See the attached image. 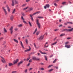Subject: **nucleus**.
Wrapping results in <instances>:
<instances>
[{"instance_id":"f257e3e1","label":"nucleus","mask_w":73,"mask_h":73,"mask_svg":"<svg viewBox=\"0 0 73 73\" xmlns=\"http://www.w3.org/2000/svg\"><path fill=\"white\" fill-rule=\"evenodd\" d=\"M73 28H72L71 29H64L63 30H62L63 31H68V32H72V31H73Z\"/></svg>"},{"instance_id":"f03ea898","label":"nucleus","mask_w":73,"mask_h":73,"mask_svg":"<svg viewBox=\"0 0 73 73\" xmlns=\"http://www.w3.org/2000/svg\"><path fill=\"white\" fill-rule=\"evenodd\" d=\"M36 22L38 28H39V29H40L41 27V26H40V24L39 23H38V19H36Z\"/></svg>"},{"instance_id":"7ed1b4c3","label":"nucleus","mask_w":73,"mask_h":73,"mask_svg":"<svg viewBox=\"0 0 73 73\" xmlns=\"http://www.w3.org/2000/svg\"><path fill=\"white\" fill-rule=\"evenodd\" d=\"M43 38H44V35H41L38 39V40H42Z\"/></svg>"},{"instance_id":"20e7f679","label":"nucleus","mask_w":73,"mask_h":73,"mask_svg":"<svg viewBox=\"0 0 73 73\" xmlns=\"http://www.w3.org/2000/svg\"><path fill=\"white\" fill-rule=\"evenodd\" d=\"M18 61H19V59H17V60H14L13 62V65H15V64H17Z\"/></svg>"},{"instance_id":"39448f33","label":"nucleus","mask_w":73,"mask_h":73,"mask_svg":"<svg viewBox=\"0 0 73 73\" xmlns=\"http://www.w3.org/2000/svg\"><path fill=\"white\" fill-rule=\"evenodd\" d=\"M29 49L25 50L24 52H29V51H30L31 50V48L29 46Z\"/></svg>"},{"instance_id":"423d86ee","label":"nucleus","mask_w":73,"mask_h":73,"mask_svg":"<svg viewBox=\"0 0 73 73\" xmlns=\"http://www.w3.org/2000/svg\"><path fill=\"white\" fill-rule=\"evenodd\" d=\"M1 58H2V59H1V61L3 63H5V59L4 58H3V57L1 56Z\"/></svg>"},{"instance_id":"0eeeda50","label":"nucleus","mask_w":73,"mask_h":73,"mask_svg":"<svg viewBox=\"0 0 73 73\" xmlns=\"http://www.w3.org/2000/svg\"><path fill=\"white\" fill-rule=\"evenodd\" d=\"M49 5H46L45 6H44V9H46V8H49Z\"/></svg>"},{"instance_id":"6e6552de","label":"nucleus","mask_w":73,"mask_h":73,"mask_svg":"<svg viewBox=\"0 0 73 73\" xmlns=\"http://www.w3.org/2000/svg\"><path fill=\"white\" fill-rule=\"evenodd\" d=\"M23 62V61L22 60L21 61L19 62L18 63V66H19V65H20V64H22Z\"/></svg>"},{"instance_id":"1a4fd4ad","label":"nucleus","mask_w":73,"mask_h":73,"mask_svg":"<svg viewBox=\"0 0 73 73\" xmlns=\"http://www.w3.org/2000/svg\"><path fill=\"white\" fill-rule=\"evenodd\" d=\"M2 8H3V11H4L5 12V14L7 15V11H6V10H5V9L4 7H3Z\"/></svg>"},{"instance_id":"9d476101","label":"nucleus","mask_w":73,"mask_h":73,"mask_svg":"<svg viewBox=\"0 0 73 73\" xmlns=\"http://www.w3.org/2000/svg\"><path fill=\"white\" fill-rule=\"evenodd\" d=\"M65 47H66L67 48H70V45H65Z\"/></svg>"},{"instance_id":"9b49d317","label":"nucleus","mask_w":73,"mask_h":73,"mask_svg":"<svg viewBox=\"0 0 73 73\" xmlns=\"http://www.w3.org/2000/svg\"><path fill=\"white\" fill-rule=\"evenodd\" d=\"M6 7L7 8V10L8 12H10V9H9V7H8V5H6Z\"/></svg>"},{"instance_id":"f8f14e48","label":"nucleus","mask_w":73,"mask_h":73,"mask_svg":"<svg viewBox=\"0 0 73 73\" xmlns=\"http://www.w3.org/2000/svg\"><path fill=\"white\" fill-rule=\"evenodd\" d=\"M40 11L36 12V13H34L32 15V16H33V15H36V14H37V13H40Z\"/></svg>"},{"instance_id":"ddd939ff","label":"nucleus","mask_w":73,"mask_h":73,"mask_svg":"<svg viewBox=\"0 0 73 73\" xmlns=\"http://www.w3.org/2000/svg\"><path fill=\"white\" fill-rule=\"evenodd\" d=\"M12 2L11 5L13 6L15 5V3H14V1H13V0H12Z\"/></svg>"},{"instance_id":"4468645a","label":"nucleus","mask_w":73,"mask_h":73,"mask_svg":"<svg viewBox=\"0 0 73 73\" xmlns=\"http://www.w3.org/2000/svg\"><path fill=\"white\" fill-rule=\"evenodd\" d=\"M20 42H21V46L24 49V46H23V43H22V42L21 41H20Z\"/></svg>"},{"instance_id":"2eb2a0df","label":"nucleus","mask_w":73,"mask_h":73,"mask_svg":"<svg viewBox=\"0 0 73 73\" xmlns=\"http://www.w3.org/2000/svg\"><path fill=\"white\" fill-rule=\"evenodd\" d=\"M13 15H11L10 17V20H11L12 21L13 20Z\"/></svg>"},{"instance_id":"dca6fc26","label":"nucleus","mask_w":73,"mask_h":73,"mask_svg":"<svg viewBox=\"0 0 73 73\" xmlns=\"http://www.w3.org/2000/svg\"><path fill=\"white\" fill-rule=\"evenodd\" d=\"M13 65V64L11 63H9V66H12Z\"/></svg>"},{"instance_id":"f3484780","label":"nucleus","mask_w":73,"mask_h":73,"mask_svg":"<svg viewBox=\"0 0 73 73\" xmlns=\"http://www.w3.org/2000/svg\"><path fill=\"white\" fill-rule=\"evenodd\" d=\"M39 51L40 52V53H41V54H46V53L42 52V51H41L40 50H39Z\"/></svg>"},{"instance_id":"a211bd4d","label":"nucleus","mask_w":73,"mask_h":73,"mask_svg":"<svg viewBox=\"0 0 73 73\" xmlns=\"http://www.w3.org/2000/svg\"><path fill=\"white\" fill-rule=\"evenodd\" d=\"M13 40L15 42H16V43H18L19 41H18V40L16 39H13Z\"/></svg>"},{"instance_id":"6ab92c4d","label":"nucleus","mask_w":73,"mask_h":73,"mask_svg":"<svg viewBox=\"0 0 73 73\" xmlns=\"http://www.w3.org/2000/svg\"><path fill=\"white\" fill-rule=\"evenodd\" d=\"M14 2H15L16 4H18V2L15 0H13Z\"/></svg>"},{"instance_id":"aec40b11","label":"nucleus","mask_w":73,"mask_h":73,"mask_svg":"<svg viewBox=\"0 0 73 73\" xmlns=\"http://www.w3.org/2000/svg\"><path fill=\"white\" fill-rule=\"evenodd\" d=\"M66 4V2H62V5H64V4Z\"/></svg>"},{"instance_id":"412c9836","label":"nucleus","mask_w":73,"mask_h":73,"mask_svg":"<svg viewBox=\"0 0 73 73\" xmlns=\"http://www.w3.org/2000/svg\"><path fill=\"white\" fill-rule=\"evenodd\" d=\"M32 58L33 60H36V58L35 56L32 57Z\"/></svg>"},{"instance_id":"4be33fe9","label":"nucleus","mask_w":73,"mask_h":73,"mask_svg":"<svg viewBox=\"0 0 73 73\" xmlns=\"http://www.w3.org/2000/svg\"><path fill=\"white\" fill-rule=\"evenodd\" d=\"M38 18H39V19H43L44 17H42L38 16L37 17V19H38Z\"/></svg>"},{"instance_id":"5701e85b","label":"nucleus","mask_w":73,"mask_h":73,"mask_svg":"<svg viewBox=\"0 0 73 73\" xmlns=\"http://www.w3.org/2000/svg\"><path fill=\"white\" fill-rule=\"evenodd\" d=\"M3 31L4 32H5L6 33L7 32V30H6V29H5V28H3Z\"/></svg>"},{"instance_id":"b1692460","label":"nucleus","mask_w":73,"mask_h":73,"mask_svg":"<svg viewBox=\"0 0 73 73\" xmlns=\"http://www.w3.org/2000/svg\"><path fill=\"white\" fill-rule=\"evenodd\" d=\"M13 26H11V28L9 30L10 31H13Z\"/></svg>"},{"instance_id":"393cba45","label":"nucleus","mask_w":73,"mask_h":73,"mask_svg":"<svg viewBox=\"0 0 73 73\" xmlns=\"http://www.w3.org/2000/svg\"><path fill=\"white\" fill-rule=\"evenodd\" d=\"M22 24H20L19 25H18V27H22Z\"/></svg>"},{"instance_id":"a878e982","label":"nucleus","mask_w":73,"mask_h":73,"mask_svg":"<svg viewBox=\"0 0 73 73\" xmlns=\"http://www.w3.org/2000/svg\"><path fill=\"white\" fill-rule=\"evenodd\" d=\"M57 42H56L54 43L51 44L52 45H55V44H57Z\"/></svg>"},{"instance_id":"bb28decb","label":"nucleus","mask_w":73,"mask_h":73,"mask_svg":"<svg viewBox=\"0 0 73 73\" xmlns=\"http://www.w3.org/2000/svg\"><path fill=\"white\" fill-rule=\"evenodd\" d=\"M37 31V29H36L35 30L33 34H35V33L36 32V31Z\"/></svg>"},{"instance_id":"cd10ccee","label":"nucleus","mask_w":73,"mask_h":73,"mask_svg":"<svg viewBox=\"0 0 73 73\" xmlns=\"http://www.w3.org/2000/svg\"><path fill=\"white\" fill-rule=\"evenodd\" d=\"M64 35H65V34H62L61 35H60V36L62 37V36H63Z\"/></svg>"},{"instance_id":"c85d7f7f","label":"nucleus","mask_w":73,"mask_h":73,"mask_svg":"<svg viewBox=\"0 0 73 73\" xmlns=\"http://www.w3.org/2000/svg\"><path fill=\"white\" fill-rule=\"evenodd\" d=\"M44 57L45 58V60H46V61H47L48 60L47 59V57H46V56H44Z\"/></svg>"},{"instance_id":"c756f323","label":"nucleus","mask_w":73,"mask_h":73,"mask_svg":"<svg viewBox=\"0 0 73 73\" xmlns=\"http://www.w3.org/2000/svg\"><path fill=\"white\" fill-rule=\"evenodd\" d=\"M28 8H29V7H26L24 8L23 9V10H25L26 9H28Z\"/></svg>"},{"instance_id":"7c9ffc66","label":"nucleus","mask_w":73,"mask_h":73,"mask_svg":"<svg viewBox=\"0 0 73 73\" xmlns=\"http://www.w3.org/2000/svg\"><path fill=\"white\" fill-rule=\"evenodd\" d=\"M28 71V69H26L25 70V73H27V72Z\"/></svg>"},{"instance_id":"2f4dec72","label":"nucleus","mask_w":73,"mask_h":73,"mask_svg":"<svg viewBox=\"0 0 73 73\" xmlns=\"http://www.w3.org/2000/svg\"><path fill=\"white\" fill-rule=\"evenodd\" d=\"M39 33H40V31H38L36 32V35H39Z\"/></svg>"},{"instance_id":"473e14b6","label":"nucleus","mask_w":73,"mask_h":73,"mask_svg":"<svg viewBox=\"0 0 73 73\" xmlns=\"http://www.w3.org/2000/svg\"><path fill=\"white\" fill-rule=\"evenodd\" d=\"M23 22L24 23H25V24H27V23L25 21V20H24V19L23 20Z\"/></svg>"},{"instance_id":"72a5a7b5","label":"nucleus","mask_w":73,"mask_h":73,"mask_svg":"<svg viewBox=\"0 0 73 73\" xmlns=\"http://www.w3.org/2000/svg\"><path fill=\"white\" fill-rule=\"evenodd\" d=\"M33 8L32 7H31L29 9V10H30V11H32V10H33Z\"/></svg>"},{"instance_id":"f704fd0d","label":"nucleus","mask_w":73,"mask_h":73,"mask_svg":"<svg viewBox=\"0 0 73 73\" xmlns=\"http://www.w3.org/2000/svg\"><path fill=\"white\" fill-rule=\"evenodd\" d=\"M25 41H26V44H28V40H27V39H26L25 40Z\"/></svg>"},{"instance_id":"c9c22d12","label":"nucleus","mask_w":73,"mask_h":73,"mask_svg":"<svg viewBox=\"0 0 73 73\" xmlns=\"http://www.w3.org/2000/svg\"><path fill=\"white\" fill-rule=\"evenodd\" d=\"M59 30V29H57L55 30H54V31H55V32L56 31H58Z\"/></svg>"},{"instance_id":"e433bc0d","label":"nucleus","mask_w":73,"mask_h":73,"mask_svg":"<svg viewBox=\"0 0 73 73\" xmlns=\"http://www.w3.org/2000/svg\"><path fill=\"white\" fill-rule=\"evenodd\" d=\"M26 5V4H24L22 5V6L23 7H25V5Z\"/></svg>"},{"instance_id":"4c0bfd02","label":"nucleus","mask_w":73,"mask_h":73,"mask_svg":"<svg viewBox=\"0 0 73 73\" xmlns=\"http://www.w3.org/2000/svg\"><path fill=\"white\" fill-rule=\"evenodd\" d=\"M15 11H16V9H14L13 11L12 12L13 13H15Z\"/></svg>"},{"instance_id":"58836bf2","label":"nucleus","mask_w":73,"mask_h":73,"mask_svg":"<svg viewBox=\"0 0 73 73\" xmlns=\"http://www.w3.org/2000/svg\"><path fill=\"white\" fill-rule=\"evenodd\" d=\"M2 40H3V37H2L0 38V41H1Z\"/></svg>"},{"instance_id":"ea45409f","label":"nucleus","mask_w":73,"mask_h":73,"mask_svg":"<svg viewBox=\"0 0 73 73\" xmlns=\"http://www.w3.org/2000/svg\"><path fill=\"white\" fill-rule=\"evenodd\" d=\"M29 25H30V27H32V25L31 24V22H29Z\"/></svg>"},{"instance_id":"a19ab883","label":"nucleus","mask_w":73,"mask_h":73,"mask_svg":"<svg viewBox=\"0 0 73 73\" xmlns=\"http://www.w3.org/2000/svg\"><path fill=\"white\" fill-rule=\"evenodd\" d=\"M30 58H30V57H29L27 59V61H28V60H29V59H30Z\"/></svg>"},{"instance_id":"79ce46f5","label":"nucleus","mask_w":73,"mask_h":73,"mask_svg":"<svg viewBox=\"0 0 73 73\" xmlns=\"http://www.w3.org/2000/svg\"><path fill=\"white\" fill-rule=\"evenodd\" d=\"M22 15L23 16H25V14H24V13L23 12L22 13Z\"/></svg>"},{"instance_id":"37998d69","label":"nucleus","mask_w":73,"mask_h":73,"mask_svg":"<svg viewBox=\"0 0 73 73\" xmlns=\"http://www.w3.org/2000/svg\"><path fill=\"white\" fill-rule=\"evenodd\" d=\"M36 60H37L38 61H40V59H39L38 58H36Z\"/></svg>"},{"instance_id":"c03bdc74","label":"nucleus","mask_w":73,"mask_h":73,"mask_svg":"<svg viewBox=\"0 0 73 73\" xmlns=\"http://www.w3.org/2000/svg\"><path fill=\"white\" fill-rule=\"evenodd\" d=\"M21 18L22 20H24V17H23V16H22L21 17Z\"/></svg>"},{"instance_id":"a18cd8bd","label":"nucleus","mask_w":73,"mask_h":73,"mask_svg":"<svg viewBox=\"0 0 73 73\" xmlns=\"http://www.w3.org/2000/svg\"><path fill=\"white\" fill-rule=\"evenodd\" d=\"M52 70H53V69H51L49 70H48V72H51V71H52Z\"/></svg>"},{"instance_id":"49530a36","label":"nucleus","mask_w":73,"mask_h":73,"mask_svg":"<svg viewBox=\"0 0 73 73\" xmlns=\"http://www.w3.org/2000/svg\"><path fill=\"white\" fill-rule=\"evenodd\" d=\"M57 60V59H56L53 61V63H54L56 62V61Z\"/></svg>"},{"instance_id":"de8ad7c7","label":"nucleus","mask_w":73,"mask_h":73,"mask_svg":"<svg viewBox=\"0 0 73 73\" xmlns=\"http://www.w3.org/2000/svg\"><path fill=\"white\" fill-rule=\"evenodd\" d=\"M53 66V65H50L48 66V68H50V67H51V66Z\"/></svg>"},{"instance_id":"09e8293b","label":"nucleus","mask_w":73,"mask_h":73,"mask_svg":"<svg viewBox=\"0 0 73 73\" xmlns=\"http://www.w3.org/2000/svg\"><path fill=\"white\" fill-rule=\"evenodd\" d=\"M32 61V59H30L29 60V62H31Z\"/></svg>"},{"instance_id":"8fccbe9b","label":"nucleus","mask_w":73,"mask_h":73,"mask_svg":"<svg viewBox=\"0 0 73 73\" xmlns=\"http://www.w3.org/2000/svg\"><path fill=\"white\" fill-rule=\"evenodd\" d=\"M54 4L55 6H56V7H57V4H56V3H54Z\"/></svg>"},{"instance_id":"3c124183","label":"nucleus","mask_w":73,"mask_h":73,"mask_svg":"<svg viewBox=\"0 0 73 73\" xmlns=\"http://www.w3.org/2000/svg\"><path fill=\"white\" fill-rule=\"evenodd\" d=\"M10 31L11 34H12V33H13V30Z\"/></svg>"},{"instance_id":"603ef678","label":"nucleus","mask_w":73,"mask_h":73,"mask_svg":"<svg viewBox=\"0 0 73 73\" xmlns=\"http://www.w3.org/2000/svg\"><path fill=\"white\" fill-rule=\"evenodd\" d=\"M69 44V42H67L65 43L66 45V44Z\"/></svg>"},{"instance_id":"864d4df0","label":"nucleus","mask_w":73,"mask_h":73,"mask_svg":"<svg viewBox=\"0 0 73 73\" xmlns=\"http://www.w3.org/2000/svg\"><path fill=\"white\" fill-rule=\"evenodd\" d=\"M15 31H17L18 30V29H17V28H15Z\"/></svg>"},{"instance_id":"5fc2aeb1","label":"nucleus","mask_w":73,"mask_h":73,"mask_svg":"<svg viewBox=\"0 0 73 73\" xmlns=\"http://www.w3.org/2000/svg\"><path fill=\"white\" fill-rule=\"evenodd\" d=\"M34 46H35V48H37V47H36V44H34Z\"/></svg>"},{"instance_id":"6e6d98bb","label":"nucleus","mask_w":73,"mask_h":73,"mask_svg":"<svg viewBox=\"0 0 73 73\" xmlns=\"http://www.w3.org/2000/svg\"><path fill=\"white\" fill-rule=\"evenodd\" d=\"M41 70H44V69L43 68H41Z\"/></svg>"},{"instance_id":"4d7b16f0","label":"nucleus","mask_w":73,"mask_h":73,"mask_svg":"<svg viewBox=\"0 0 73 73\" xmlns=\"http://www.w3.org/2000/svg\"><path fill=\"white\" fill-rule=\"evenodd\" d=\"M40 65H44V63H41L40 64Z\"/></svg>"},{"instance_id":"13d9d810","label":"nucleus","mask_w":73,"mask_h":73,"mask_svg":"<svg viewBox=\"0 0 73 73\" xmlns=\"http://www.w3.org/2000/svg\"><path fill=\"white\" fill-rule=\"evenodd\" d=\"M16 72H17L16 71H13L12 73H15Z\"/></svg>"},{"instance_id":"bf43d9fd","label":"nucleus","mask_w":73,"mask_h":73,"mask_svg":"<svg viewBox=\"0 0 73 73\" xmlns=\"http://www.w3.org/2000/svg\"><path fill=\"white\" fill-rule=\"evenodd\" d=\"M30 1V0H26V2H28V1Z\"/></svg>"},{"instance_id":"052dcab7","label":"nucleus","mask_w":73,"mask_h":73,"mask_svg":"<svg viewBox=\"0 0 73 73\" xmlns=\"http://www.w3.org/2000/svg\"><path fill=\"white\" fill-rule=\"evenodd\" d=\"M62 25H60L59 26V27H62Z\"/></svg>"},{"instance_id":"680f3d73","label":"nucleus","mask_w":73,"mask_h":73,"mask_svg":"<svg viewBox=\"0 0 73 73\" xmlns=\"http://www.w3.org/2000/svg\"><path fill=\"white\" fill-rule=\"evenodd\" d=\"M68 23L71 24H73V23L72 22H68Z\"/></svg>"},{"instance_id":"e2e57ef3","label":"nucleus","mask_w":73,"mask_h":73,"mask_svg":"<svg viewBox=\"0 0 73 73\" xmlns=\"http://www.w3.org/2000/svg\"><path fill=\"white\" fill-rule=\"evenodd\" d=\"M71 38L70 37H68L67 38V40H69V39H70Z\"/></svg>"},{"instance_id":"0e129e2a","label":"nucleus","mask_w":73,"mask_h":73,"mask_svg":"<svg viewBox=\"0 0 73 73\" xmlns=\"http://www.w3.org/2000/svg\"><path fill=\"white\" fill-rule=\"evenodd\" d=\"M30 16L31 17V18H32V17H33L32 15H30Z\"/></svg>"},{"instance_id":"69168bd1","label":"nucleus","mask_w":73,"mask_h":73,"mask_svg":"<svg viewBox=\"0 0 73 73\" xmlns=\"http://www.w3.org/2000/svg\"><path fill=\"white\" fill-rule=\"evenodd\" d=\"M31 18V20H32V21H33V17H32Z\"/></svg>"},{"instance_id":"338daca9","label":"nucleus","mask_w":73,"mask_h":73,"mask_svg":"<svg viewBox=\"0 0 73 73\" xmlns=\"http://www.w3.org/2000/svg\"><path fill=\"white\" fill-rule=\"evenodd\" d=\"M5 67H6V68H7V67H8V65H5Z\"/></svg>"},{"instance_id":"774afa93","label":"nucleus","mask_w":73,"mask_h":73,"mask_svg":"<svg viewBox=\"0 0 73 73\" xmlns=\"http://www.w3.org/2000/svg\"><path fill=\"white\" fill-rule=\"evenodd\" d=\"M5 43H6L5 41H4L3 42V44H5Z\"/></svg>"}]
</instances>
